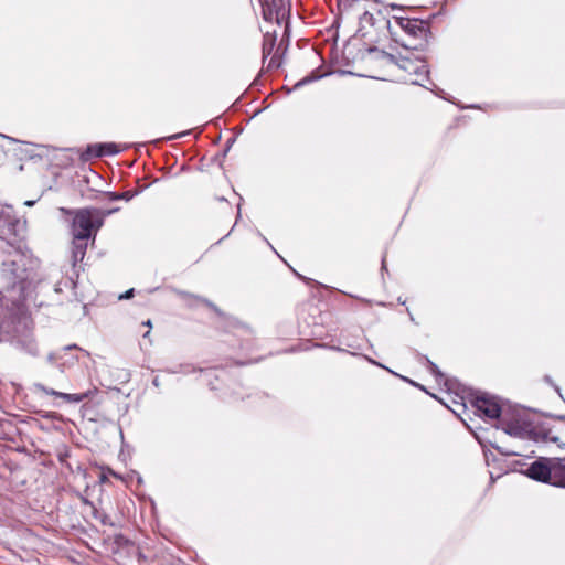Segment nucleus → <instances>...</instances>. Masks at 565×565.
I'll return each mask as SVG.
<instances>
[{
  "mask_svg": "<svg viewBox=\"0 0 565 565\" xmlns=\"http://www.w3.org/2000/svg\"><path fill=\"white\" fill-rule=\"evenodd\" d=\"M259 2H263V0H259Z\"/></svg>",
  "mask_w": 565,
  "mask_h": 565,
  "instance_id": "obj_28",
  "label": "nucleus"
},
{
  "mask_svg": "<svg viewBox=\"0 0 565 565\" xmlns=\"http://www.w3.org/2000/svg\"><path fill=\"white\" fill-rule=\"evenodd\" d=\"M385 57H386V58H388V60H391V61H395V57H394L393 55H390V54H387V55H386V54H385Z\"/></svg>",
  "mask_w": 565,
  "mask_h": 565,
  "instance_id": "obj_21",
  "label": "nucleus"
},
{
  "mask_svg": "<svg viewBox=\"0 0 565 565\" xmlns=\"http://www.w3.org/2000/svg\"><path fill=\"white\" fill-rule=\"evenodd\" d=\"M119 148L116 143H93L88 145L86 150L82 153V159L88 161L92 158H100L105 156H114L119 152Z\"/></svg>",
  "mask_w": 565,
  "mask_h": 565,
  "instance_id": "obj_10",
  "label": "nucleus"
},
{
  "mask_svg": "<svg viewBox=\"0 0 565 565\" xmlns=\"http://www.w3.org/2000/svg\"><path fill=\"white\" fill-rule=\"evenodd\" d=\"M397 66L409 75V82L423 85L422 81L427 77L428 68L424 60L411 56H401L396 61Z\"/></svg>",
  "mask_w": 565,
  "mask_h": 565,
  "instance_id": "obj_8",
  "label": "nucleus"
},
{
  "mask_svg": "<svg viewBox=\"0 0 565 565\" xmlns=\"http://www.w3.org/2000/svg\"><path fill=\"white\" fill-rule=\"evenodd\" d=\"M429 371L437 377V380L444 377V374L439 371L437 365L431 361H428Z\"/></svg>",
  "mask_w": 565,
  "mask_h": 565,
  "instance_id": "obj_14",
  "label": "nucleus"
},
{
  "mask_svg": "<svg viewBox=\"0 0 565 565\" xmlns=\"http://www.w3.org/2000/svg\"><path fill=\"white\" fill-rule=\"evenodd\" d=\"M118 209L99 210L95 207H85L71 211L73 214L72 235L76 239L95 238L97 232L103 226L104 221Z\"/></svg>",
  "mask_w": 565,
  "mask_h": 565,
  "instance_id": "obj_1",
  "label": "nucleus"
},
{
  "mask_svg": "<svg viewBox=\"0 0 565 565\" xmlns=\"http://www.w3.org/2000/svg\"><path fill=\"white\" fill-rule=\"evenodd\" d=\"M145 324L150 328L151 327V321L148 320L147 322H145Z\"/></svg>",
  "mask_w": 565,
  "mask_h": 565,
  "instance_id": "obj_22",
  "label": "nucleus"
},
{
  "mask_svg": "<svg viewBox=\"0 0 565 565\" xmlns=\"http://www.w3.org/2000/svg\"><path fill=\"white\" fill-rule=\"evenodd\" d=\"M472 405L479 415H483L491 420H500L504 412V406L499 403L498 397L487 393L477 395L472 401Z\"/></svg>",
  "mask_w": 565,
  "mask_h": 565,
  "instance_id": "obj_7",
  "label": "nucleus"
},
{
  "mask_svg": "<svg viewBox=\"0 0 565 565\" xmlns=\"http://www.w3.org/2000/svg\"><path fill=\"white\" fill-rule=\"evenodd\" d=\"M22 324L21 320H17L12 308L3 302L0 297V342H17L28 347L30 352H33L34 344L32 340H22L19 335V327Z\"/></svg>",
  "mask_w": 565,
  "mask_h": 565,
  "instance_id": "obj_5",
  "label": "nucleus"
},
{
  "mask_svg": "<svg viewBox=\"0 0 565 565\" xmlns=\"http://www.w3.org/2000/svg\"><path fill=\"white\" fill-rule=\"evenodd\" d=\"M497 427L501 428L509 436L525 438L530 431L531 424L521 411L513 409L510 412V409L504 408Z\"/></svg>",
  "mask_w": 565,
  "mask_h": 565,
  "instance_id": "obj_6",
  "label": "nucleus"
},
{
  "mask_svg": "<svg viewBox=\"0 0 565 565\" xmlns=\"http://www.w3.org/2000/svg\"><path fill=\"white\" fill-rule=\"evenodd\" d=\"M274 49V41H270V42H265L264 45H263V55H264V58L270 54V52L273 51Z\"/></svg>",
  "mask_w": 565,
  "mask_h": 565,
  "instance_id": "obj_15",
  "label": "nucleus"
},
{
  "mask_svg": "<svg viewBox=\"0 0 565 565\" xmlns=\"http://www.w3.org/2000/svg\"><path fill=\"white\" fill-rule=\"evenodd\" d=\"M153 384H154L156 386H158V385H159V382L157 381V379H154V380H153Z\"/></svg>",
  "mask_w": 565,
  "mask_h": 565,
  "instance_id": "obj_23",
  "label": "nucleus"
},
{
  "mask_svg": "<svg viewBox=\"0 0 565 565\" xmlns=\"http://www.w3.org/2000/svg\"><path fill=\"white\" fill-rule=\"evenodd\" d=\"M132 292H134V289H129V290H128V291H126L124 295H121V296L119 297V299H127V298H129V297H131V296H132Z\"/></svg>",
  "mask_w": 565,
  "mask_h": 565,
  "instance_id": "obj_17",
  "label": "nucleus"
},
{
  "mask_svg": "<svg viewBox=\"0 0 565 565\" xmlns=\"http://www.w3.org/2000/svg\"><path fill=\"white\" fill-rule=\"evenodd\" d=\"M73 349L79 350V348L76 344L67 345L63 350H73Z\"/></svg>",
  "mask_w": 565,
  "mask_h": 565,
  "instance_id": "obj_19",
  "label": "nucleus"
},
{
  "mask_svg": "<svg viewBox=\"0 0 565 565\" xmlns=\"http://www.w3.org/2000/svg\"><path fill=\"white\" fill-rule=\"evenodd\" d=\"M88 239L73 238L72 245V265L76 267L77 263L82 262L85 257Z\"/></svg>",
  "mask_w": 565,
  "mask_h": 565,
  "instance_id": "obj_11",
  "label": "nucleus"
},
{
  "mask_svg": "<svg viewBox=\"0 0 565 565\" xmlns=\"http://www.w3.org/2000/svg\"><path fill=\"white\" fill-rule=\"evenodd\" d=\"M25 225L11 206L0 209V241L9 248H24Z\"/></svg>",
  "mask_w": 565,
  "mask_h": 565,
  "instance_id": "obj_4",
  "label": "nucleus"
},
{
  "mask_svg": "<svg viewBox=\"0 0 565 565\" xmlns=\"http://www.w3.org/2000/svg\"><path fill=\"white\" fill-rule=\"evenodd\" d=\"M137 194V192H132V191H125L122 193H114V192H109L108 193V196L111 201H116V200H125V201H130L135 195Z\"/></svg>",
  "mask_w": 565,
  "mask_h": 565,
  "instance_id": "obj_12",
  "label": "nucleus"
},
{
  "mask_svg": "<svg viewBox=\"0 0 565 565\" xmlns=\"http://www.w3.org/2000/svg\"><path fill=\"white\" fill-rule=\"evenodd\" d=\"M273 7H275V8L277 7V4H276V1H275V0H273Z\"/></svg>",
  "mask_w": 565,
  "mask_h": 565,
  "instance_id": "obj_26",
  "label": "nucleus"
},
{
  "mask_svg": "<svg viewBox=\"0 0 565 565\" xmlns=\"http://www.w3.org/2000/svg\"><path fill=\"white\" fill-rule=\"evenodd\" d=\"M111 473H113V476H114V477L119 478V476H118L117 473H115V472H113V471H111Z\"/></svg>",
  "mask_w": 565,
  "mask_h": 565,
  "instance_id": "obj_27",
  "label": "nucleus"
},
{
  "mask_svg": "<svg viewBox=\"0 0 565 565\" xmlns=\"http://www.w3.org/2000/svg\"><path fill=\"white\" fill-rule=\"evenodd\" d=\"M149 331H147L145 334H143V338H147L149 335Z\"/></svg>",
  "mask_w": 565,
  "mask_h": 565,
  "instance_id": "obj_25",
  "label": "nucleus"
},
{
  "mask_svg": "<svg viewBox=\"0 0 565 565\" xmlns=\"http://www.w3.org/2000/svg\"><path fill=\"white\" fill-rule=\"evenodd\" d=\"M25 204H26V205H32V204H33V202H32V201H28Z\"/></svg>",
  "mask_w": 565,
  "mask_h": 565,
  "instance_id": "obj_24",
  "label": "nucleus"
},
{
  "mask_svg": "<svg viewBox=\"0 0 565 565\" xmlns=\"http://www.w3.org/2000/svg\"><path fill=\"white\" fill-rule=\"evenodd\" d=\"M34 392L39 393V394L60 397V398L64 399L66 403L76 404V403L83 402L86 398L92 397L96 393V388L88 390L81 394H70V393L58 392L53 388H49L41 383H36V384H34Z\"/></svg>",
  "mask_w": 565,
  "mask_h": 565,
  "instance_id": "obj_9",
  "label": "nucleus"
},
{
  "mask_svg": "<svg viewBox=\"0 0 565 565\" xmlns=\"http://www.w3.org/2000/svg\"><path fill=\"white\" fill-rule=\"evenodd\" d=\"M382 269L383 270H386V263H385V258L382 259Z\"/></svg>",
  "mask_w": 565,
  "mask_h": 565,
  "instance_id": "obj_20",
  "label": "nucleus"
},
{
  "mask_svg": "<svg viewBox=\"0 0 565 565\" xmlns=\"http://www.w3.org/2000/svg\"><path fill=\"white\" fill-rule=\"evenodd\" d=\"M527 476L543 483L565 488V457H541L529 466Z\"/></svg>",
  "mask_w": 565,
  "mask_h": 565,
  "instance_id": "obj_2",
  "label": "nucleus"
},
{
  "mask_svg": "<svg viewBox=\"0 0 565 565\" xmlns=\"http://www.w3.org/2000/svg\"><path fill=\"white\" fill-rule=\"evenodd\" d=\"M273 66H275V67H278V66H279V64H278V63H277V64L275 63L274 57H273V58L269 61V63H268V67H273Z\"/></svg>",
  "mask_w": 565,
  "mask_h": 565,
  "instance_id": "obj_18",
  "label": "nucleus"
},
{
  "mask_svg": "<svg viewBox=\"0 0 565 565\" xmlns=\"http://www.w3.org/2000/svg\"><path fill=\"white\" fill-rule=\"evenodd\" d=\"M320 77H321V76H307V77L302 78L301 81H299V82L295 85V87L297 88V87L303 86L305 84L311 83V82H313V81H316V79H318V78H320Z\"/></svg>",
  "mask_w": 565,
  "mask_h": 565,
  "instance_id": "obj_16",
  "label": "nucleus"
},
{
  "mask_svg": "<svg viewBox=\"0 0 565 565\" xmlns=\"http://www.w3.org/2000/svg\"><path fill=\"white\" fill-rule=\"evenodd\" d=\"M10 249L11 250H8L9 258L2 262L1 275L7 280L8 287H15L18 284H24L30 279L31 276L28 264H30L31 260L23 248Z\"/></svg>",
  "mask_w": 565,
  "mask_h": 565,
  "instance_id": "obj_3",
  "label": "nucleus"
},
{
  "mask_svg": "<svg viewBox=\"0 0 565 565\" xmlns=\"http://www.w3.org/2000/svg\"><path fill=\"white\" fill-rule=\"evenodd\" d=\"M262 4V8H263V17L265 20H271V15H273V8H271V4L269 3L268 0H263V2H260Z\"/></svg>",
  "mask_w": 565,
  "mask_h": 565,
  "instance_id": "obj_13",
  "label": "nucleus"
}]
</instances>
